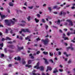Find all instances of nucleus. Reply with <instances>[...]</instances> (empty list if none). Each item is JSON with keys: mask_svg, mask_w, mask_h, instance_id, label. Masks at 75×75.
<instances>
[{"mask_svg": "<svg viewBox=\"0 0 75 75\" xmlns=\"http://www.w3.org/2000/svg\"><path fill=\"white\" fill-rule=\"evenodd\" d=\"M8 30L7 29H6V31L5 32L6 33H8Z\"/></svg>", "mask_w": 75, "mask_h": 75, "instance_id": "obj_41", "label": "nucleus"}, {"mask_svg": "<svg viewBox=\"0 0 75 75\" xmlns=\"http://www.w3.org/2000/svg\"><path fill=\"white\" fill-rule=\"evenodd\" d=\"M39 64H40V63L39 62L38 63L36 66H35V67H34V68H36V69H40L41 71H43V70H44V67L42 66H41L40 67H39Z\"/></svg>", "mask_w": 75, "mask_h": 75, "instance_id": "obj_2", "label": "nucleus"}, {"mask_svg": "<svg viewBox=\"0 0 75 75\" xmlns=\"http://www.w3.org/2000/svg\"><path fill=\"white\" fill-rule=\"evenodd\" d=\"M71 8L72 9H74V8H75V7H71Z\"/></svg>", "mask_w": 75, "mask_h": 75, "instance_id": "obj_60", "label": "nucleus"}, {"mask_svg": "<svg viewBox=\"0 0 75 75\" xmlns=\"http://www.w3.org/2000/svg\"><path fill=\"white\" fill-rule=\"evenodd\" d=\"M40 51H38L37 52V54H40Z\"/></svg>", "mask_w": 75, "mask_h": 75, "instance_id": "obj_43", "label": "nucleus"}, {"mask_svg": "<svg viewBox=\"0 0 75 75\" xmlns=\"http://www.w3.org/2000/svg\"><path fill=\"white\" fill-rule=\"evenodd\" d=\"M66 3H64L63 4H62L61 5V7H62L64 6V5H65Z\"/></svg>", "mask_w": 75, "mask_h": 75, "instance_id": "obj_37", "label": "nucleus"}, {"mask_svg": "<svg viewBox=\"0 0 75 75\" xmlns=\"http://www.w3.org/2000/svg\"><path fill=\"white\" fill-rule=\"evenodd\" d=\"M8 48H11V49H13L14 48V46H8Z\"/></svg>", "mask_w": 75, "mask_h": 75, "instance_id": "obj_12", "label": "nucleus"}, {"mask_svg": "<svg viewBox=\"0 0 75 75\" xmlns=\"http://www.w3.org/2000/svg\"><path fill=\"white\" fill-rule=\"evenodd\" d=\"M0 9L1 10H3L4 8H1V6H0Z\"/></svg>", "mask_w": 75, "mask_h": 75, "instance_id": "obj_33", "label": "nucleus"}, {"mask_svg": "<svg viewBox=\"0 0 75 75\" xmlns=\"http://www.w3.org/2000/svg\"><path fill=\"white\" fill-rule=\"evenodd\" d=\"M17 59L18 61H20V59H21V58H20V57H17Z\"/></svg>", "mask_w": 75, "mask_h": 75, "instance_id": "obj_21", "label": "nucleus"}, {"mask_svg": "<svg viewBox=\"0 0 75 75\" xmlns=\"http://www.w3.org/2000/svg\"><path fill=\"white\" fill-rule=\"evenodd\" d=\"M59 71H60V72H62V71H63V70L62 69H59Z\"/></svg>", "mask_w": 75, "mask_h": 75, "instance_id": "obj_42", "label": "nucleus"}, {"mask_svg": "<svg viewBox=\"0 0 75 75\" xmlns=\"http://www.w3.org/2000/svg\"><path fill=\"white\" fill-rule=\"evenodd\" d=\"M2 34L0 32V36H1V37H2Z\"/></svg>", "mask_w": 75, "mask_h": 75, "instance_id": "obj_45", "label": "nucleus"}, {"mask_svg": "<svg viewBox=\"0 0 75 75\" xmlns=\"http://www.w3.org/2000/svg\"><path fill=\"white\" fill-rule=\"evenodd\" d=\"M0 27H3V25H1V23H0Z\"/></svg>", "mask_w": 75, "mask_h": 75, "instance_id": "obj_38", "label": "nucleus"}, {"mask_svg": "<svg viewBox=\"0 0 75 75\" xmlns=\"http://www.w3.org/2000/svg\"><path fill=\"white\" fill-rule=\"evenodd\" d=\"M43 59L45 61V63L46 64H48V62H47V59H46L45 58H43Z\"/></svg>", "mask_w": 75, "mask_h": 75, "instance_id": "obj_11", "label": "nucleus"}, {"mask_svg": "<svg viewBox=\"0 0 75 75\" xmlns=\"http://www.w3.org/2000/svg\"><path fill=\"white\" fill-rule=\"evenodd\" d=\"M22 63L23 64H25V61H24V59H23L22 60Z\"/></svg>", "mask_w": 75, "mask_h": 75, "instance_id": "obj_15", "label": "nucleus"}, {"mask_svg": "<svg viewBox=\"0 0 75 75\" xmlns=\"http://www.w3.org/2000/svg\"><path fill=\"white\" fill-rule=\"evenodd\" d=\"M6 50H7V49L6 48H5L4 51H5V52H7Z\"/></svg>", "mask_w": 75, "mask_h": 75, "instance_id": "obj_47", "label": "nucleus"}, {"mask_svg": "<svg viewBox=\"0 0 75 75\" xmlns=\"http://www.w3.org/2000/svg\"><path fill=\"white\" fill-rule=\"evenodd\" d=\"M71 42H75V41H74V40H71Z\"/></svg>", "mask_w": 75, "mask_h": 75, "instance_id": "obj_56", "label": "nucleus"}, {"mask_svg": "<svg viewBox=\"0 0 75 75\" xmlns=\"http://www.w3.org/2000/svg\"><path fill=\"white\" fill-rule=\"evenodd\" d=\"M55 8H57V10H58L60 8V7L58 8V7L57 6H55L53 7V9H55Z\"/></svg>", "mask_w": 75, "mask_h": 75, "instance_id": "obj_9", "label": "nucleus"}, {"mask_svg": "<svg viewBox=\"0 0 75 75\" xmlns=\"http://www.w3.org/2000/svg\"><path fill=\"white\" fill-rule=\"evenodd\" d=\"M59 66L61 68H62V65H60Z\"/></svg>", "mask_w": 75, "mask_h": 75, "instance_id": "obj_61", "label": "nucleus"}, {"mask_svg": "<svg viewBox=\"0 0 75 75\" xmlns=\"http://www.w3.org/2000/svg\"><path fill=\"white\" fill-rule=\"evenodd\" d=\"M1 57H4V54H1Z\"/></svg>", "mask_w": 75, "mask_h": 75, "instance_id": "obj_51", "label": "nucleus"}, {"mask_svg": "<svg viewBox=\"0 0 75 75\" xmlns=\"http://www.w3.org/2000/svg\"><path fill=\"white\" fill-rule=\"evenodd\" d=\"M6 40H11V38L9 37H6Z\"/></svg>", "mask_w": 75, "mask_h": 75, "instance_id": "obj_24", "label": "nucleus"}, {"mask_svg": "<svg viewBox=\"0 0 75 75\" xmlns=\"http://www.w3.org/2000/svg\"><path fill=\"white\" fill-rule=\"evenodd\" d=\"M0 47H3V43H1L0 42Z\"/></svg>", "mask_w": 75, "mask_h": 75, "instance_id": "obj_17", "label": "nucleus"}, {"mask_svg": "<svg viewBox=\"0 0 75 75\" xmlns=\"http://www.w3.org/2000/svg\"><path fill=\"white\" fill-rule=\"evenodd\" d=\"M64 31H67V29H64Z\"/></svg>", "mask_w": 75, "mask_h": 75, "instance_id": "obj_55", "label": "nucleus"}, {"mask_svg": "<svg viewBox=\"0 0 75 75\" xmlns=\"http://www.w3.org/2000/svg\"><path fill=\"white\" fill-rule=\"evenodd\" d=\"M9 31H11V34L13 33V30H12L10 28L9 29Z\"/></svg>", "mask_w": 75, "mask_h": 75, "instance_id": "obj_27", "label": "nucleus"}, {"mask_svg": "<svg viewBox=\"0 0 75 75\" xmlns=\"http://www.w3.org/2000/svg\"><path fill=\"white\" fill-rule=\"evenodd\" d=\"M23 48V47H18V49H19V50H22Z\"/></svg>", "mask_w": 75, "mask_h": 75, "instance_id": "obj_32", "label": "nucleus"}, {"mask_svg": "<svg viewBox=\"0 0 75 75\" xmlns=\"http://www.w3.org/2000/svg\"><path fill=\"white\" fill-rule=\"evenodd\" d=\"M60 21L59 20H58V21L57 22V24H60Z\"/></svg>", "mask_w": 75, "mask_h": 75, "instance_id": "obj_25", "label": "nucleus"}, {"mask_svg": "<svg viewBox=\"0 0 75 75\" xmlns=\"http://www.w3.org/2000/svg\"><path fill=\"white\" fill-rule=\"evenodd\" d=\"M7 11L8 13H10V10H9V9H8L7 10Z\"/></svg>", "mask_w": 75, "mask_h": 75, "instance_id": "obj_48", "label": "nucleus"}, {"mask_svg": "<svg viewBox=\"0 0 75 75\" xmlns=\"http://www.w3.org/2000/svg\"><path fill=\"white\" fill-rule=\"evenodd\" d=\"M43 53L44 54H45V55H47V54H48V52H43Z\"/></svg>", "mask_w": 75, "mask_h": 75, "instance_id": "obj_23", "label": "nucleus"}, {"mask_svg": "<svg viewBox=\"0 0 75 75\" xmlns=\"http://www.w3.org/2000/svg\"><path fill=\"white\" fill-rule=\"evenodd\" d=\"M71 60H69L68 62V63H69V64L70 63H71Z\"/></svg>", "mask_w": 75, "mask_h": 75, "instance_id": "obj_54", "label": "nucleus"}, {"mask_svg": "<svg viewBox=\"0 0 75 75\" xmlns=\"http://www.w3.org/2000/svg\"><path fill=\"white\" fill-rule=\"evenodd\" d=\"M61 50V48L59 49H56V51H58V50Z\"/></svg>", "mask_w": 75, "mask_h": 75, "instance_id": "obj_57", "label": "nucleus"}, {"mask_svg": "<svg viewBox=\"0 0 75 75\" xmlns=\"http://www.w3.org/2000/svg\"><path fill=\"white\" fill-rule=\"evenodd\" d=\"M17 21V20L14 18H13L12 19L6 20H5V23L6 25H7L8 26L11 25L12 24H14L15 22Z\"/></svg>", "mask_w": 75, "mask_h": 75, "instance_id": "obj_1", "label": "nucleus"}, {"mask_svg": "<svg viewBox=\"0 0 75 75\" xmlns=\"http://www.w3.org/2000/svg\"><path fill=\"white\" fill-rule=\"evenodd\" d=\"M59 31L60 33H62V30H59Z\"/></svg>", "mask_w": 75, "mask_h": 75, "instance_id": "obj_52", "label": "nucleus"}, {"mask_svg": "<svg viewBox=\"0 0 75 75\" xmlns=\"http://www.w3.org/2000/svg\"><path fill=\"white\" fill-rule=\"evenodd\" d=\"M21 23H25V21H24L23 20H22V21H21Z\"/></svg>", "mask_w": 75, "mask_h": 75, "instance_id": "obj_50", "label": "nucleus"}, {"mask_svg": "<svg viewBox=\"0 0 75 75\" xmlns=\"http://www.w3.org/2000/svg\"><path fill=\"white\" fill-rule=\"evenodd\" d=\"M57 72H58V71H57V69H55L53 71V73H56Z\"/></svg>", "mask_w": 75, "mask_h": 75, "instance_id": "obj_13", "label": "nucleus"}, {"mask_svg": "<svg viewBox=\"0 0 75 75\" xmlns=\"http://www.w3.org/2000/svg\"><path fill=\"white\" fill-rule=\"evenodd\" d=\"M29 56L30 57H31V58H32V59H33V58H34V57L32 56V54H30L29 55Z\"/></svg>", "mask_w": 75, "mask_h": 75, "instance_id": "obj_18", "label": "nucleus"}, {"mask_svg": "<svg viewBox=\"0 0 75 75\" xmlns=\"http://www.w3.org/2000/svg\"><path fill=\"white\" fill-rule=\"evenodd\" d=\"M61 54V52H59V55H60Z\"/></svg>", "mask_w": 75, "mask_h": 75, "instance_id": "obj_53", "label": "nucleus"}, {"mask_svg": "<svg viewBox=\"0 0 75 75\" xmlns=\"http://www.w3.org/2000/svg\"><path fill=\"white\" fill-rule=\"evenodd\" d=\"M48 26L47 25H46L45 26V28L46 29V30H47V29L48 28Z\"/></svg>", "mask_w": 75, "mask_h": 75, "instance_id": "obj_39", "label": "nucleus"}, {"mask_svg": "<svg viewBox=\"0 0 75 75\" xmlns=\"http://www.w3.org/2000/svg\"><path fill=\"white\" fill-rule=\"evenodd\" d=\"M33 7L32 6L28 7V8H30V9H32V8H33Z\"/></svg>", "mask_w": 75, "mask_h": 75, "instance_id": "obj_28", "label": "nucleus"}, {"mask_svg": "<svg viewBox=\"0 0 75 75\" xmlns=\"http://www.w3.org/2000/svg\"><path fill=\"white\" fill-rule=\"evenodd\" d=\"M63 38H64V40H68V38L63 36Z\"/></svg>", "mask_w": 75, "mask_h": 75, "instance_id": "obj_14", "label": "nucleus"}, {"mask_svg": "<svg viewBox=\"0 0 75 75\" xmlns=\"http://www.w3.org/2000/svg\"><path fill=\"white\" fill-rule=\"evenodd\" d=\"M48 69L50 71H51V70H52V68H51L50 67H47V69L46 70V72H48Z\"/></svg>", "mask_w": 75, "mask_h": 75, "instance_id": "obj_7", "label": "nucleus"}, {"mask_svg": "<svg viewBox=\"0 0 75 75\" xmlns=\"http://www.w3.org/2000/svg\"><path fill=\"white\" fill-rule=\"evenodd\" d=\"M35 21L36 23H38V22H39V20L37 19V18H35Z\"/></svg>", "mask_w": 75, "mask_h": 75, "instance_id": "obj_19", "label": "nucleus"}, {"mask_svg": "<svg viewBox=\"0 0 75 75\" xmlns=\"http://www.w3.org/2000/svg\"><path fill=\"white\" fill-rule=\"evenodd\" d=\"M64 55H66V57H68V54H67V52H64Z\"/></svg>", "mask_w": 75, "mask_h": 75, "instance_id": "obj_29", "label": "nucleus"}, {"mask_svg": "<svg viewBox=\"0 0 75 75\" xmlns=\"http://www.w3.org/2000/svg\"><path fill=\"white\" fill-rule=\"evenodd\" d=\"M41 50L42 51H44V49H43V48H41Z\"/></svg>", "mask_w": 75, "mask_h": 75, "instance_id": "obj_63", "label": "nucleus"}, {"mask_svg": "<svg viewBox=\"0 0 75 75\" xmlns=\"http://www.w3.org/2000/svg\"><path fill=\"white\" fill-rule=\"evenodd\" d=\"M67 35H70V33H69L68 32L67 33Z\"/></svg>", "mask_w": 75, "mask_h": 75, "instance_id": "obj_46", "label": "nucleus"}, {"mask_svg": "<svg viewBox=\"0 0 75 75\" xmlns=\"http://www.w3.org/2000/svg\"><path fill=\"white\" fill-rule=\"evenodd\" d=\"M26 67H28V68H31L32 66L31 65H28V64H26L25 65Z\"/></svg>", "mask_w": 75, "mask_h": 75, "instance_id": "obj_10", "label": "nucleus"}, {"mask_svg": "<svg viewBox=\"0 0 75 75\" xmlns=\"http://www.w3.org/2000/svg\"><path fill=\"white\" fill-rule=\"evenodd\" d=\"M28 20L29 21H30V16H29L28 18H27Z\"/></svg>", "mask_w": 75, "mask_h": 75, "instance_id": "obj_35", "label": "nucleus"}, {"mask_svg": "<svg viewBox=\"0 0 75 75\" xmlns=\"http://www.w3.org/2000/svg\"><path fill=\"white\" fill-rule=\"evenodd\" d=\"M5 39L4 38H2V41H4V40H5Z\"/></svg>", "mask_w": 75, "mask_h": 75, "instance_id": "obj_49", "label": "nucleus"}, {"mask_svg": "<svg viewBox=\"0 0 75 75\" xmlns=\"http://www.w3.org/2000/svg\"><path fill=\"white\" fill-rule=\"evenodd\" d=\"M48 9L49 10H50V11H51V7H49L48 8Z\"/></svg>", "mask_w": 75, "mask_h": 75, "instance_id": "obj_34", "label": "nucleus"}, {"mask_svg": "<svg viewBox=\"0 0 75 75\" xmlns=\"http://www.w3.org/2000/svg\"><path fill=\"white\" fill-rule=\"evenodd\" d=\"M23 32H28V33H30V31L28 29H22L21 31L19 32L21 34Z\"/></svg>", "mask_w": 75, "mask_h": 75, "instance_id": "obj_3", "label": "nucleus"}, {"mask_svg": "<svg viewBox=\"0 0 75 75\" xmlns=\"http://www.w3.org/2000/svg\"><path fill=\"white\" fill-rule=\"evenodd\" d=\"M65 14H66V13H65V12H64L63 11H62L60 12V15H62V14H63V15H65Z\"/></svg>", "mask_w": 75, "mask_h": 75, "instance_id": "obj_8", "label": "nucleus"}, {"mask_svg": "<svg viewBox=\"0 0 75 75\" xmlns=\"http://www.w3.org/2000/svg\"><path fill=\"white\" fill-rule=\"evenodd\" d=\"M50 56H52V55H53V53H52L50 52Z\"/></svg>", "mask_w": 75, "mask_h": 75, "instance_id": "obj_30", "label": "nucleus"}, {"mask_svg": "<svg viewBox=\"0 0 75 75\" xmlns=\"http://www.w3.org/2000/svg\"><path fill=\"white\" fill-rule=\"evenodd\" d=\"M30 37L28 36L27 38H25V40H28V39H29V38H30Z\"/></svg>", "mask_w": 75, "mask_h": 75, "instance_id": "obj_31", "label": "nucleus"}, {"mask_svg": "<svg viewBox=\"0 0 75 75\" xmlns=\"http://www.w3.org/2000/svg\"><path fill=\"white\" fill-rule=\"evenodd\" d=\"M49 61H50V62H51L52 63H54V62L53 61V60H52V59H50Z\"/></svg>", "mask_w": 75, "mask_h": 75, "instance_id": "obj_26", "label": "nucleus"}, {"mask_svg": "<svg viewBox=\"0 0 75 75\" xmlns=\"http://www.w3.org/2000/svg\"><path fill=\"white\" fill-rule=\"evenodd\" d=\"M64 45H67V43H64Z\"/></svg>", "mask_w": 75, "mask_h": 75, "instance_id": "obj_64", "label": "nucleus"}, {"mask_svg": "<svg viewBox=\"0 0 75 75\" xmlns=\"http://www.w3.org/2000/svg\"><path fill=\"white\" fill-rule=\"evenodd\" d=\"M37 16L38 17H40V14H38L37 15Z\"/></svg>", "mask_w": 75, "mask_h": 75, "instance_id": "obj_44", "label": "nucleus"}, {"mask_svg": "<svg viewBox=\"0 0 75 75\" xmlns=\"http://www.w3.org/2000/svg\"><path fill=\"white\" fill-rule=\"evenodd\" d=\"M42 21L43 23H45V20L44 19H42Z\"/></svg>", "mask_w": 75, "mask_h": 75, "instance_id": "obj_40", "label": "nucleus"}, {"mask_svg": "<svg viewBox=\"0 0 75 75\" xmlns=\"http://www.w3.org/2000/svg\"><path fill=\"white\" fill-rule=\"evenodd\" d=\"M54 13L55 14H57V12H54Z\"/></svg>", "mask_w": 75, "mask_h": 75, "instance_id": "obj_62", "label": "nucleus"}, {"mask_svg": "<svg viewBox=\"0 0 75 75\" xmlns=\"http://www.w3.org/2000/svg\"><path fill=\"white\" fill-rule=\"evenodd\" d=\"M0 16H1V18L2 19H3V18H6V17L7 16V15H1V12H0Z\"/></svg>", "mask_w": 75, "mask_h": 75, "instance_id": "obj_6", "label": "nucleus"}, {"mask_svg": "<svg viewBox=\"0 0 75 75\" xmlns=\"http://www.w3.org/2000/svg\"><path fill=\"white\" fill-rule=\"evenodd\" d=\"M13 42H8V43H9L10 44H12V43Z\"/></svg>", "mask_w": 75, "mask_h": 75, "instance_id": "obj_58", "label": "nucleus"}, {"mask_svg": "<svg viewBox=\"0 0 75 75\" xmlns=\"http://www.w3.org/2000/svg\"><path fill=\"white\" fill-rule=\"evenodd\" d=\"M69 48H71V50H73L74 49V48H73L72 47H69L67 48V49H69Z\"/></svg>", "mask_w": 75, "mask_h": 75, "instance_id": "obj_22", "label": "nucleus"}, {"mask_svg": "<svg viewBox=\"0 0 75 75\" xmlns=\"http://www.w3.org/2000/svg\"><path fill=\"white\" fill-rule=\"evenodd\" d=\"M42 41L44 43L45 45H46L47 44H48V42L50 41V40L48 39H46L45 40L43 39L42 40Z\"/></svg>", "mask_w": 75, "mask_h": 75, "instance_id": "obj_4", "label": "nucleus"}, {"mask_svg": "<svg viewBox=\"0 0 75 75\" xmlns=\"http://www.w3.org/2000/svg\"><path fill=\"white\" fill-rule=\"evenodd\" d=\"M10 6H13V4L12 2H10L9 3Z\"/></svg>", "mask_w": 75, "mask_h": 75, "instance_id": "obj_16", "label": "nucleus"}, {"mask_svg": "<svg viewBox=\"0 0 75 75\" xmlns=\"http://www.w3.org/2000/svg\"><path fill=\"white\" fill-rule=\"evenodd\" d=\"M12 66V65L11 64H10L9 65V67H11Z\"/></svg>", "mask_w": 75, "mask_h": 75, "instance_id": "obj_59", "label": "nucleus"}, {"mask_svg": "<svg viewBox=\"0 0 75 75\" xmlns=\"http://www.w3.org/2000/svg\"><path fill=\"white\" fill-rule=\"evenodd\" d=\"M40 39L39 38H38V39H36V40L37 41H40Z\"/></svg>", "mask_w": 75, "mask_h": 75, "instance_id": "obj_36", "label": "nucleus"}, {"mask_svg": "<svg viewBox=\"0 0 75 75\" xmlns=\"http://www.w3.org/2000/svg\"><path fill=\"white\" fill-rule=\"evenodd\" d=\"M31 63V60H29L28 61V64L29 65V64H30Z\"/></svg>", "mask_w": 75, "mask_h": 75, "instance_id": "obj_20", "label": "nucleus"}, {"mask_svg": "<svg viewBox=\"0 0 75 75\" xmlns=\"http://www.w3.org/2000/svg\"><path fill=\"white\" fill-rule=\"evenodd\" d=\"M66 21L69 23V26H72V25H73V23H72V21H71V20L68 19Z\"/></svg>", "mask_w": 75, "mask_h": 75, "instance_id": "obj_5", "label": "nucleus"}]
</instances>
